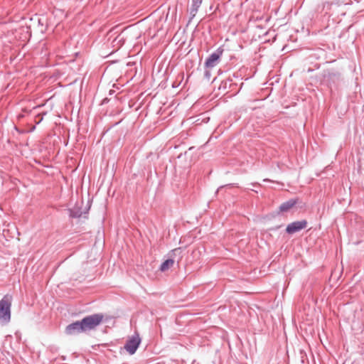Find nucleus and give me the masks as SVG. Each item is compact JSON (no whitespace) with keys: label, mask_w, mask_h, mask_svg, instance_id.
I'll return each instance as SVG.
<instances>
[{"label":"nucleus","mask_w":364,"mask_h":364,"mask_svg":"<svg viewBox=\"0 0 364 364\" xmlns=\"http://www.w3.org/2000/svg\"><path fill=\"white\" fill-rule=\"evenodd\" d=\"M11 296L6 294L0 301V321L9 322L11 319Z\"/></svg>","instance_id":"f257e3e1"},{"label":"nucleus","mask_w":364,"mask_h":364,"mask_svg":"<svg viewBox=\"0 0 364 364\" xmlns=\"http://www.w3.org/2000/svg\"><path fill=\"white\" fill-rule=\"evenodd\" d=\"M102 319L103 316L98 314L85 317L81 320L83 331L86 332L95 328L102 321Z\"/></svg>","instance_id":"f03ea898"},{"label":"nucleus","mask_w":364,"mask_h":364,"mask_svg":"<svg viewBox=\"0 0 364 364\" xmlns=\"http://www.w3.org/2000/svg\"><path fill=\"white\" fill-rule=\"evenodd\" d=\"M141 343V338L137 332L127 339L124 345V349L130 354L133 355L136 353L137 348Z\"/></svg>","instance_id":"7ed1b4c3"},{"label":"nucleus","mask_w":364,"mask_h":364,"mask_svg":"<svg viewBox=\"0 0 364 364\" xmlns=\"http://www.w3.org/2000/svg\"><path fill=\"white\" fill-rule=\"evenodd\" d=\"M223 50L220 48L210 54L205 62V67L206 68H213L218 65L220 58L223 55Z\"/></svg>","instance_id":"20e7f679"},{"label":"nucleus","mask_w":364,"mask_h":364,"mask_svg":"<svg viewBox=\"0 0 364 364\" xmlns=\"http://www.w3.org/2000/svg\"><path fill=\"white\" fill-rule=\"evenodd\" d=\"M307 224L308 223L306 220L294 221L287 226L286 232L289 235H292L306 228Z\"/></svg>","instance_id":"39448f33"},{"label":"nucleus","mask_w":364,"mask_h":364,"mask_svg":"<svg viewBox=\"0 0 364 364\" xmlns=\"http://www.w3.org/2000/svg\"><path fill=\"white\" fill-rule=\"evenodd\" d=\"M65 332L67 335H75L84 332L81 321H77L69 325L65 328Z\"/></svg>","instance_id":"423d86ee"},{"label":"nucleus","mask_w":364,"mask_h":364,"mask_svg":"<svg viewBox=\"0 0 364 364\" xmlns=\"http://www.w3.org/2000/svg\"><path fill=\"white\" fill-rule=\"evenodd\" d=\"M298 198H291L286 202L282 203L279 208L280 212H288L294 205L298 203Z\"/></svg>","instance_id":"0eeeda50"},{"label":"nucleus","mask_w":364,"mask_h":364,"mask_svg":"<svg viewBox=\"0 0 364 364\" xmlns=\"http://www.w3.org/2000/svg\"><path fill=\"white\" fill-rule=\"evenodd\" d=\"M202 4V0H193V4L191 8L190 14L192 16H195L196 14L198 12L199 7Z\"/></svg>","instance_id":"6e6552de"},{"label":"nucleus","mask_w":364,"mask_h":364,"mask_svg":"<svg viewBox=\"0 0 364 364\" xmlns=\"http://www.w3.org/2000/svg\"><path fill=\"white\" fill-rule=\"evenodd\" d=\"M174 263V261L173 259H168L166 260H165L164 262H162V264H161L160 266V270L161 272H165L166 271L167 269H168L171 267L173 266Z\"/></svg>","instance_id":"1a4fd4ad"},{"label":"nucleus","mask_w":364,"mask_h":364,"mask_svg":"<svg viewBox=\"0 0 364 364\" xmlns=\"http://www.w3.org/2000/svg\"><path fill=\"white\" fill-rule=\"evenodd\" d=\"M82 215V212L80 210V209L75 206L73 209L70 210V216L71 218H80Z\"/></svg>","instance_id":"9d476101"},{"label":"nucleus","mask_w":364,"mask_h":364,"mask_svg":"<svg viewBox=\"0 0 364 364\" xmlns=\"http://www.w3.org/2000/svg\"><path fill=\"white\" fill-rule=\"evenodd\" d=\"M328 78L334 82L336 80H338L340 79V75L338 73H331L328 75Z\"/></svg>","instance_id":"9b49d317"},{"label":"nucleus","mask_w":364,"mask_h":364,"mask_svg":"<svg viewBox=\"0 0 364 364\" xmlns=\"http://www.w3.org/2000/svg\"><path fill=\"white\" fill-rule=\"evenodd\" d=\"M253 186H260V184L258 183H252Z\"/></svg>","instance_id":"f8f14e48"},{"label":"nucleus","mask_w":364,"mask_h":364,"mask_svg":"<svg viewBox=\"0 0 364 364\" xmlns=\"http://www.w3.org/2000/svg\"><path fill=\"white\" fill-rule=\"evenodd\" d=\"M205 75H206V76H209V75H210V73H209V71H205Z\"/></svg>","instance_id":"ddd939ff"},{"label":"nucleus","mask_w":364,"mask_h":364,"mask_svg":"<svg viewBox=\"0 0 364 364\" xmlns=\"http://www.w3.org/2000/svg\"><path fill=\"white\" fill-rule=\"evenodd\" d=\"M179 250H180L179 248H178V249H175V250H173V252H177V251H178Z\"/></svg>","instance_id":"4468645a"},{"label":"nucleus","mask_w":364,"mask_h":364,"mask_svg":"<svg viewBox=\"0 0 364 364\" xmlns=\"http://www.w3.org/2000/svg\"><path fill=\"white\" fill-rule=\"evenodd\" d=\"M252 191H255V193H257V191L251 189Z\"/></svg>","instance_id":"2eb2a0df"}]
</instances>
